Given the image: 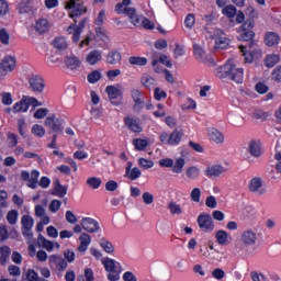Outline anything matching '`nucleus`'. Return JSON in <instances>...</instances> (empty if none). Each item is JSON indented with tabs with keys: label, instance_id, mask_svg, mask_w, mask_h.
<instances>
[{
	"label": "nucleus",
	"instance_id": "obj_1",
	"mask_svg": "<svg viewBox=\"0 0 281 281\" xmlns=\"http://www.w3.org/2000/svg\"><path fill=\"white\" fill-rule=\"evenodd\" d=\"M254 25L255 22L254 20H247L246 22H244V24L241 26L238 27L237 32H238V41H246L248 42V49L249 53L247 52V46H239V49L243 54V56L245 57V63H252L254 61V54H256V52H258V54H261L260 50H257V44L256 41H254L256 33L254 32Z\"/></svg>",
	"mask_w": 281,
	"mask_h": 281
},
{
	"label": "nucleus",
	"instance_id": "obj_2",
	"mask_svg": "<svg viewBox=\"0 0 281 281\" xmlns=\"http://www.w3.org/2000/svg\"><path fill=\"white\" fill-rule=\"evenodd\" d=\"M216 77L220 78V80H232L235 85H243L245 74L243 68L234 64L233 59H228L225 65L216 69Z\"/></svg>",
	"mask_w": 281,
	"mask_h": 281
},
{
	"label": "nucleus",
	"instance_id": "obj_3",
	"mask_svg": "<svg viewBox=\"0 0 281 281\" xmlns=\"http://www.w3.org/2000/svg\"><path fill=\"white\" fill-rule=\"evenodd\" d=\"M102 265L104 266L105 271L110 272L108 274V280H120V273H122V267L120 266V262L115 261V259L106 257L102 260Z\"/></svg>",
	"mask_w": 281,
	"mask_h": 281
},
{
	"label": "nucleus",
	"instance_id": "obj_4",
	"mask_svg": "<svg viewBox=\"0 0 281 281\" xmlns=\"http://www.w3.org/2000/svg\"><path fill=\"white\" fill-rule=\"evenodd\" d=\"M183 138V130L181 127L176 128L170 135L166 132L160 134L161 144H167L168 146H177L181 143Z\"/></svg>",
	"mask_w": 281,
	"mask_h": 281
},
{
	"label": "nucleus",
	"instance_id": "obj_5",
	"mask_svg": "<svg viewBox=\"0 0 281 281\" xmlns=\"http://www.w3.org/2000/svg\"><path fill=\"white\" fill-rule=\"evenodd\" d=\"M65 8L66 10H71L69 16L70 19H74L75 23H78L76 20L78 16H82V14L87 13V9L85 8L82 0H69Z\"/></svg>",
	"mask_w": 281,
	"mask_h": 281
},
{
	"label": "nucleus",
	"instance_id": "obj_6",
	"mask_svg": "<svg viewBox=\"0 0 281 281\" xmlns=\"http://www.w3.org/2000/svg\"><path fill=\"white\" fill-rule=\"evenodd\" d=\"M65 121L56 117V115H50L45 119L44 121V126H47L49 128L48 133H55V134H60L63 131H65Z\"/></svg>",
	"mask_w": 281,
	"mask_h": 281
},
{
	"label": "nucleus",
	"instance_id": "obj_7",
	"mask_svg": "<svg viewBox=\"0 0 281 281\" xmlns=\"http://www.w3.org/2000/svg\"><path fill=\"white\" fill-rule=\"evenodd\" d=\"M105 93H108V98L113 106L122 105V97L124 95V93L117 87L108 86L105 88Z\"/></svg>",
	"mask_w": 281,
	"mask_h": 281
},
{
	"label": "nucleus",
	"instance_id": "obj_8",
	"mask_svg": "<svg viewBox=\"0 0 281 281\" xmlns=\"http://www.w3.org/2000/svg\"><path fill=\"white\" fill-rule=\"evenodd\" d=\"M16 67V59L12 56L4 57L2 63H0V80H3L8 76L9 71H14Z\"/></svg>",
	"mask_w": 281,
	"mask_h": 281
},
{
	"label": "nucleus",
	"instance_id": "obj_9",
	"mask_svg": "<svg viewBox=\"0 0 281 281\" xmlns=\"http://www.w3.org/2000/svg\"><path fill=\"white\" fill-rule=\"evenodd\" d=\"M198 225L202 232H214V221L209 213H201L198 216Z\"/></svg>",
	"mask_w": 281,
	"mask_h": 281
},
{
	"label": "nucleus",
	"instance_id": "obj_10",
	"mask_svg": "<svg viewBox=\"0 0 281 281\" xmlns=\"http://www.w3.org/2000/svg\"><path fill=\"white\" fill-rule=\"evenodd\" d=\"M213 41H215L214 49H225L229 45V38L225 36V32L220 29L214 31L212 35Z\"/></svg>",
	"mask_w": 281,
	"mask_h": 281
},
{
	"label": "nucleus",
	"instance_id": "obj_11",
	"mask_svg": "<svg viewBox=\"0 0 281 281\" xmlns=\"http://www.w3.org/2000/svg\"><path fill=\"white\" fill-rule=\"evenodd\" d=\"M125 16L128 18L130 23L134 25V27H142V19L144 15L137 13V9L135 8H125L124 13Z\"/></svg>",
	"mask_w": 281,
	"mask_h": 281
},
{
	"label": "nucleus",
	"instance_id": "obj_12",
	"mask_svg": "<svg viewBox=\"0 0 281 281\" xmlns=\"http://www.w3.org/2000/svg\"><path fill=\"white\" fill-rule=\"evenodd\" d=\"M240 243H243L245 247H254V245L258 243V235L252 229H246L241 233Z\"/></svg>",
	"mask_w": 281,
	"mask_h": 281
},
{
	"label": "nucleus",
	"instance_id": "obj_13",
	"mask_svg": "<svg viewBox=\"0 0 281 281\" xmlns=\"http://www.w3.org/2000/svg\"><path fill=\"white\" fill-rule=\"evenodd\" d=\"M30 89L34 91L35 93H43L45 89V80H43V77L38 75H33L29 79Z\"/></svg>",
	"mask_w": 281,
	"mask_h": 281
},
{
	"label": "nucleus",
	"instance_id": "obj_14",
	"mask_svg": "<svg viewBox=\"0 0 281 281\" xmlns=\"http://www.w3.org/2000/svg\"><path fill=\"white\" fill-rule=\"evenodd\" d=\"M48 265H49L50 269H57V271H65V269H67V267H68L67 261L58 255L49 256Z\"/></svg>",
	"mask_w": 281,
	"mask_h": 281
},
{
	"label": "nucleus",
	"instance_id": "obj_15",
	"mask_svg": "<svg viewBox=\"0 0 281 281\" xmlns=\"http://www.w3.org/2000/svg\"><path fill=\"white\" fill-rule=\"evenodd\" d=\"M80 225L82 229H85V232H89V234H95V232H100V224H98V221L91 217H83Z\"/></svg>",
	"mask_w": 281,
	"mask_h": 281
},
{
	"label": "nucleus",
	"instance_id": "obj_16",
	"mask_svg": "<svg viewBox=\"0 0 281 281\" xmlns=\"http://www.w3.org/2000/svg\"><path fill=\"white\" fill-rule=\"evenodd\" d=\"M248 190L259 196L267 194V189H262V178L260 177H255L250 180Z\"/></svg>",
	"mask_w": 281,
	"mask_h": 281
},
{
	"label": "nucleus",
	"instance_id": "obj_17",
	"mask_svg": "<svg viewBox=\"0 0 281 281\" xmlns=\"http://www.w3.org/2000/svg\"><path fill=\"white\" fill-rule=\"evenodd\" d=\"M248 153L251 155V157H256V159L262 157V143L256 139L250 140L248 145Z\"/></svg>",
	"mask_w": 281,
	"mask_h": 281
},
{
	"label": "nucleus",
	"instance_id": "obj_18",
	"mask_svg": "<svg viewBox=\"0 0 281 281\" xmlns=\"http://www.w3.org/2000/svg\"><path fill=\"white\" fill-rule=\"evenodd\" d=\"M224 172L225 168L221 165L209 166L204 171L205 176L209 177L210 179H216L221 177V175H223Z\"/></svg>",
	"mask_w": 281,
	"mask_h": 281
},
{
	"label": "nucleus",
	"instance_id": "obj_19",
	"mask_svg": "<svg viewBox=\"0 0 281 281\" xmlns=\"http://www.w3.org/2000/svg\"><path fill=\"white\" fill-rule=\"evenodd\" d=\"M209 137L214 144H223V142H225V135H223V132L218 131L216 127H211L209 130Z\"/></svg>",
	"mask_w": 281,
	"mask_h": 281
},
{
	"label": "nucleus",
	"instance_id": "obj_20",
	"mask_svg": "<svg viewBox=\"0 0 281 281\" xmlns=\"http://www.w3.org/2000/svg\"><path fill=\"white\" fill-rule=\"evenodd\" d=\"M102 60V52L94 49L91 50L87 56H86V63L89 65H98Z\"/></svg>",
	"mask_w": 281,
	"mask_h": 281
},
{
	"label": "nucleus",
	"instance_id": "obj_21",
	"mask_svg": "<svg viewBox=\"0 0 281 281\" xmlns=\"http://www.w3.org/2000/svg\"><path fill=\"white\" fill-rule=\"evenodd\" d=\"M52 194L54 196H58L59 199H65L67 194V186H63L60 184V180H56Z\"/></svg>",
	"mask_w": 281,
	"mask_h": 281
},
{
	"label": "nucleus",
	"instance_id": "obj_22",
	"mask_svg": "<svg viewBox=\"0 0 281 281\" xmlns=\"http://www.w3.org/2000/svg\"><path fill=\"white\" fill-rule=\"evenodd\" d=\"M30 104L27 103V97H22L21 101L13 105L14 113H27Z\"/></svg>",
	"mask_w": 281,
	"mask_h": 281
},
{
	"label": "nucleus",
	"instance_id": "obj_23",
	"mask_svg": "<svg viewBox=\"0 0 281 281\" xmlns=\"http://www.w3.org/2000/svg\"><path fill=\"white\" fill-rule=\"evenodd\" d=\"M64 63H65L66 67L68 69H70L71 71H75V69L80 68V59H78V57H76V56H66Z\"/></svg>",
	"mask_w": 281,
	"mask_h": 281
},
{
	"label": "nucleus",
	"instance_id": "obj_24",
	"mask_svg": "<svg viewBox=\"0 0 281 281\" xmlns=\"http://www.w3.org/2000/svg\"><path fill=\"white\" fill-rule=\"evenodd\" d=\"M122 61V54L117 50H111L106 55L108 65H119Z\"/></svg>",
	"mask_w": 281,
	"mask_h": 281
},
{
	"label": "nucleus",
	"instance_id": "obj_25",
	"mask_svg": "<svg viewBox=\"0 0 281 281\" xmlns=\"http://www.w3.org/2000/svg\"><path fill=\"white\" fill-rule=\"evenodd\" d=\"M80 245L78 246V251H86L89 245H91V235L82 233L79 237Z\"/></svg>",
	"mask_w": 281,
	"mask_h": 281
},
{
	"label": "nucleus",
	"instance_id": "obj_26",
	"mask_svg": "<svg viewBox=\"0 0 281 281\" xmlns=\"http://www.w3.org/2000/svg\"><path fill=\"white\" fill-rule=\"evenodd\" d=\"M125 126H127L130 131H133V133H142V126H139L137 120L133 117H125Z\"/></svg>",
	"mask_w": 281,
	"mask_h": 281
},
{
	"label": "nucleus",
	"instance_id": "obj_27",
	"mask_svg": "<svg viewBox=\"0 0 281 281\" xmlns=\"http://www.w3.org/2000/svg\"><path fill=\"white\" fill-rule=\"evenodd\" d=\"M35 30L40 34H45L49 31V21L47 19H40L35 22Z\"/></svg>",
	"mask_w": 281,
	"mask_h": 281
},
{
	"label": "nucleus",
	"instance_id": "obj_28",
	"mask_svg": "<svg viewBox=\"0 0 281 281\" xmlns=\"http://www.w3.org/2000/svg\"><path fill=\"white\" fill-rule=\"evenodd\" d=\"M201 175V169L196 166H191L186 170V177L190 179V181H196Z\"/></svg>",
	"mask_w": 281,
	"mask_h": 281
},
{
	"label": "nucleus",
	"instance_id": "obj_29",
	"mask_svg": "<svg viewBox=\"0 0 281 281\" xmlns=\"http://www.w3.org/2000/svg\"><path fill=\"white\" fill-rule=\"evenodd\" d=\"M265 42L268 47H273V45H278V43H280V35L273 32L267 33Z\"/></svg>",
	"mask_w": 281,
	"mask_h": 281
},
{
	"label": "nucleus",
	"instance_id": "obj_30",
	"mask_svg": "<svg viewBox=\"0 0 281 281\" xmlns=\"http://www.w3.org/2000/svg\"><path fill=\"white\" fill-rule=\"evenodd\" d=\"M0 265H2V267H5L8 258H10V255L12 254V249H10L8 246H2L0 248Z\"/></svg>",
	"mask_w": 281,
	"mask_h": 281
},
{
	"label": "nucleus",
	"instance_id": "obj_31",
	"mask_svg": "<svg viewBox=\"0 0 281 281\" xmlns=\"http://www.w3.org/2000/svg\"><path fill=\"white\" fill-rule=\"evenodd\" d=\"M140 82L145 89H153L157 85V80L150 77V75H144L140 79Z\"/></svg>",
	"mask_w": 281,
	"mask_h": 281
},
{
	"label": "nucleus",
	"instance_id": "obj_32",
	"mask_svg": "<svg viewBox=\"0 0 281 281\" xmlns=\"http://www.w3.org/2000/svg\"><path fill=\"white\" fill-rule=\"evenodd\" d=\"M53 46L55 47V49H58L59 52H65V49H67L68 47L67 40L65 37H56L53 41Z\"/></svg>",
	"mask_w": 281,
	"mask_h": 281
},
{
	"label": "nucleus",
	"instance_id": "obj_33",
	"mask_svg": "<svg viewBox=\"0 0 281 281\" xmlns=\"http://www.w3.org/2000/svg\"><path fill=\"white\" fill-rule=\"evenodd\" d=\"M37 245L42 246L43 249H46L47 251H52L54 249V243L44 238L43 235H38Z\"/></svg>",
	"mask_w": 281,
	"mask_h": 281
},
{
	"label": "nucleus",
	"instance_id": "obj_34",
	"mask_svg": "<svg viewBox=\"0 0 281 281\" xmlns=\"http://www.w3.org/2000/svg\"><path fill=\"white\" fill-rule=\"evenodd\" d=\"M130 65H136L138 67H146L148 65V59L146 57H137V56H132L128 58Z\"/></svg>",
	"mask_w": 281,
	"mask_h": 281
},
{
	"label": "nucleus",
	"instance_id": "obj_35",
	"mask_svg": "<svg viewBox=\"0 0 281 281\" xmlns=\"http://www.w3.org/2000/svg\"><path fill=\"white\" fill-rule=\"evenodd\" d=\"M20 14L32 12V0H22L18 7Z\"/></svg>",
	"mask_w": 281,
	"mask_h": 281
},
{
	"label": "nucleus",
	"instance_id": "obj_36",
	"mask_svg": "<svg viewBox=\"0 0 281 281\" xmlns=\"http://www.w3.org/2000/svg\"><path fill=\"white\" fill-rule=\"evenodd\" d=\"M87 78L90 85H95V82H99L102 79V72H100V70H92L88 74Z\"/></svg>",
	"mask_w": 281,
	"mask_h": 281
},
{
	"label": "nucleus",
	"instance_id": "obj_37",
	"mask_svg": "<svg viewBox=\"0 0 281 281\" xmlns=\"http://www.w3.org/2000/svg\"><path fill=\"white\" fill-rule=\"evenodd\" d=\"M184 166H186V159L183 158L176 159V162L172 166V172H176V175H181V172H183Z\"/></svg>",
	"mask_w": 281,
	"mask_h": 281
},
{
	"label": "nucleus",
	"instance_id": "obj_38",
	"mask_svg": "<svg viewBox=\"0 0 281 281\" xmlns=\"http://www.w3.org/2000/svg\"><path fill=\"white\" fill-rule=\"evenodd\" d=\"M168 210L171 214L177 216H181V214H183V209H181V205L177 204V202L173 201L169 202Z\"/></svg>",
	"mask_w": 281,
	"mask_h": 281
},
{
	"label": "nucleus",
	"instance_id": "obj_39",
	"mask_svg": "<svg viewBox=\"0 0 281 281\" xmlns=\"http://www.w3.org/2000/svg\"><path fill=\"white\" fill-rule=\"evenodd\" d=\"M193 49L196 60H206L207 56L205 55V50L203 47H201V45L194 44Z\"/></svg>",
	"mask_w": 281,
	"mask_h": 281
},
{
	"label": "nucleus",
	"instance_id": "obj_40",
	"mask_svg": "<svg viewBox=\"0 0 281 281\" xmlns=\"http://www.w3.org/2000/svg\"><path fill=\"white\" fill-rule=\"evenodd\" d=\"M21 223L23 226L22 229H32L34 227V218L30 215H23Z\"/></svg>",
	"mask_w": 281,
	"mask_h": 281
},
{
	"label": "nucleus",
	"instance_id": "obj_41",
	"mask_svg": "<svg viewBox=\"0 0 281 281\" xmlns=\"http://www.w3.org/2000/svg\"><path fill=\"white\" fill-rule=\"evenodd\" d=\"M38 170H33L31 173V178L29 180V188H32V190H36V186L38 183V177H40Z\"/></svg>",
	"mask_w": 281,
	"mask_h": 281
},
{
	"label": "nucleus",
	"instance_id": "obj_42",
	"mask_svg": "<svg viewBox=\"0 0 281 281\" xmlns=\"http://www.w3.org/2000/svg\"><path fill=\"white\" fill-rule=\"evenodd\" d=\"M265 63L266 67H276L280 63V55H268Z\"/></svg>",
	"mask_w": 281,
	"mask_h": 281
},
{
	"label": "nucleus",
	"instance_id": "obj_43",
	"mask_svg": "<svg viewBox=\"0 0 281 281\" xmlns=\"http://www.w3.org/2000/svg\"><path fill=\"white\" fill-rule=\"evenodd\" d=\"M100 247H102L103 251L106 254H113V251H115L113 244L104 238L101 239Z\"/></svg>",
	"mask_w": 281,
	"mask_h": 281
},
{
	"label": "nucleus",
	"instance_id": "obj_44",
	"mask_svg": "<svg viewBox=\"0 0 281 281\" xmlns=\"http://www.w3.org/2000/svg\"><path fill=\"white\" fill-rule=\"evenodd\" d=\"M86 183H87V186L92 188V190H98V188H100V186H102V180L98 177H91L87 180Z\"/></svg>",
	"mask_w": 281,
	"mask_h": 281
},
{
	"label": "nucleus",
	"instance_id": "obj_45",
	"mask_svg": "<svg viewBox=\"0 0 281 281\" xmlns=\"http://www.w3.org/2000/svg\"><path fill=\"white\" fill-rule=\"evenodd\" d=\"M227 236L228 234L225 231H217L215 233V238L218 245H227Z\"/></svg>",
	"mask_w": 281,
	"mask_h": 281
},
{
	"label": "nucleus",
	"instance_id": "obj_46",
	"mask_svg": "<svg viewBox=\"0 0 281 281\" xmlns=\"http://www.w3.org/2000/svg\"><path fill=\"white\" fill-rule=\"evenodd\" d=\"M133 144H134L136 150H146V148H148V140H146V139L135 138L133 140Z\"/></svg>",
	"mask_w": 281,
	"mask_h": 281
},
{
	"label": "nucleus",
	"instance_id": "obj_47",
	"mask_svg": "<svg viewBox=\"0 0 281 281\" xmlns=\"http://www.w3.org/2000/svg\"><path fill=\"white\" fill-rule=\"evenodd\" d=\"M132 1L131 0H123L121 3H117L115 5V12L116 14H124V10H126V8H131L128 5H131Z\"/></svg>",
	"mask_w": 281,
	"mask_h": 281
},
{
	"label": "nucleus",
	"instance_id": "obj_48",
	"mask_svg": "<svg viewBox=\"0 0 281 281\" xmlns=\"http://www.w3.org/2000/svg\"><path fill=\"white\" fill-rule=\"evenodd\" d=\"M138 166H140V168H143L144 170H150V168L155 166V162L150 159L139 158Z\"/></svg>",
	"mask_w": 281,
	"mask_h": 281
},
{
	"label": "nucleus",
	"instance_id": "obj_49",
	"mask_svg": "<svg viewBox=\"0 0 281 281\" xmlns=\"http://www.w3.org/2000/svg\"><path fill=\"white\" fill-rule=\"evenodd\" d=\"M18 218H19V211L16 210L9 211V213L7 214V221L10 225H16Z\"/></svg>",
	"mask_w": 281,
	"mask_h": 281
},
{
	"label": "nucleus",
	"instance_id": "obj_50",
	"mask_svg": "<svg viewBox=\"0 0 281 281\" xmlns=\"http://www.w3.org/2000/svg\"><path fill=\"white\" fill-rule=\"evenodd\" d=\"M0 43L2 45H10V33L3 27L0 29Z\"/></svg>",
	"mask_w": 281,
	"mask_h": 281
},
{
	"label": "nucleus",
	"instance_id": "obj_51",
	"mask_svg": "<svg viewBox=\"0 0 281 281\" xmlns=\"http://www.w3.org/2000/svg\"><path fill=\"white\" fill-rule=\"evenodd\" d=\"M31 131L36 137H45V127L43 125L35 124Z\"/></svg>",
	"mask_w": 281,
	"mask_h": 281
},
{
	"label": "nucleus",
	"instance_id": "obj_52",
	"mask_svg": "<svg viewBox=\"0 0 281 281\" xmlns=\"http://www.w3.org/2000/svg\"><path fill=\"white\" fill-rule=\"evenodd\" d=\"M140 27H144V30H155V22L143 15L140 20Z\"/></svg>",
	"mask_w": 281,
	"mask_h": 281
},
{
	"label": "nucleus",
	"instance_id": "obj_53",
	"mask_svg": "<svg viewBox=\"0 0 281 281\" xmlns=\"http://www.w3.org/2000/svg\"><path fill=\"white\" fill-rule=\"evenodd\" d=\"M236 7L229 4L223 9V14H225L228 19H234L236 16Z\"/></svg>",
	"mask_w": 281,
	"mask_h": 281
},
{
	"label": "nucleus",
	"instance_id": "obj_54",
	"mask_svg": "<svg viewBox=\"0 0 281 281\" xmlns=\"http://www.w3.org/2000/svg\"><path fill=\"white\" fill-rule=\"evenodd\" d=\"M48 113L49 110H47V108H40L35 111L33 117H35V120H43L44 117H47Z\"/></svg>",
	"mask_w": 281,
	"mask_h": 281
},
{
	"label": "nucleus",
	"instance_id": "obj_55",
	"mask_svg": "<svg viewBox=\"0 0 281 281\" xmlns=\"http://www.w3.org/2000/svg\"><path fill=\"white\" fill-rule=\"evenodd\" d=\"M212 278H214V280H223L225 278V270L221 269V268H215L212 272H211Z\"/></svg>",
	"mask_w": 281,
	"mask_h": 281
},
{
	"label": "nucleus",
	"instance_id": "obj_56",
	"mask_svg": "<svg viewBox=\"0 0 281 281\" xmlns=\"http://www.w3.org/2000/svg\"><path fill=\"white\" fill-rule=\"evenodd\" d=\"M60 205H63V202H60V200H53L50 202V204L48 205V210L53 214H56V212H58V210H60Z\"/></svg>",
	"mask_w": 281,
	"mask_h": 281
},
{
	"label": "nucleus",
	"instance_id": "obj_57",
	"mask_svg": "<svg viewBox=\"0 0 281 281\" xmlns=\"http://www.w3.org/2000/svg\"><path fill=\"white\" fill-rule=\"evenodd\" d=\"M190 196H191V201H193V203H200L201 202V189L194 188L191 191Z\"/></svg>",
	"mask_w": 281,
	"mask_h": 281
},
{
	"label": "nucleus",
	"instance_id": "obj_58",
	"mask_svg": "<svg viewBox=\"0 0 281 281\" xmlns=\"http://www.w3.org/2000/svg\"><path fill=\"white\" fill-rule=\"evenodd\" d=\"M128 175L131 181H135L136 179H139L142 177V170H139V168L137 167H134L132 170H130Z\"/></svg>",
	"mask_w": 281,
	"mask_h": 281
},
{
	"label": "nucleus",
	"instance_id": "obj_59",
	"mask_svg": "<svg viewBox=\"0 0 281 281\" xmlns=\"http://www.w3.org/2000/svg\"><path fill=\"white\" fill-rule=\"evenodd\" d=\"M1 100H2V104H4V106H10V104H12V94L10 92H2L1 93Z\"/></svg>",
	"mask_w": 281,
	"mask_h": 281
},
{
	"label": "nucleus",
	"instance_id": "obj_60",
	"mask_svg": "<svg viewBox=\"0 0 281 281\" xmlns=\"http://www.w3.org/2000/svg\"><path fill=\"white\" fill-rule=\"evenodd\" d=\"M255 89L257 93H260L261 95L269 92V86H267L265 82H258L255 86Z\"/></svg>",
	"mask_w": 281,
	"mask_h": 281
},
{
	"label": "nucleus",
	"instance_id": "obj_61",
	"mask_svg": "<svg viewBox=\"0 0 281 281\" xmlns=\"http://www.w3.org/2000/svg\"><path fill=\"white\" fill-rule=\"evenodd\" d=\"M143 202L145 203V205H153V203L155 202V195H153V193L150 192H144Z\"/></svg>",
	"mask_w": 281,
	"mask_h": 281
},
{
	"label": "nucleus",
	"instance_id": "obj_62",
	"mask_svg": "<svg viewBox=\"0 0 281 281\" xmlns=\"http://www.w3.org/2000/svg\"><path fill=\"white\" fill-rule=\"evenodd\" d=\"M205 205H206V207H210L211 210L216 209V205H217L216 198L214 195L207 196L206 201H205Z\"/></svg>",
	"mask_w": 281,
	"mask_h": 281
},
{
	"label": "nucleus",
	"instance_id": "obj_63",
	"mask_svg": "<svg viewBox=\"0 0 281 281\" xmlns=\"http://www.w3.org/2000/svg\"><path fill=\"white\" fill-rule=\"evenodd\" d=\"M26 280L29 281H38V273L33 269H29L26 272Z\"/></svg>",
	"mask_w": 281,
	"mask_h": 281
},
{
	"label": "nucleus",
	"instance_id": "obj_64",
	"mask_svg": "<svg viewBox=\"0 0 281 281\" xmlns=\"http://www.w3.org/2000/svg\"><path fill=\"white\" fill-rule=\"evenodd\" d=\"M272 80L281 82V65L272 71Z\"/></svg>",
	"mask_w": 281,
	"mask_h": 281
}]
</instances>
